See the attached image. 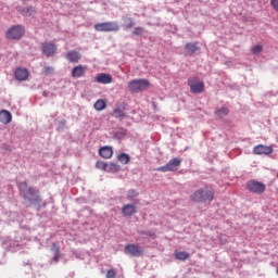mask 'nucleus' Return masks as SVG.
I'll return each mask as SVG.
<instances>
[{"mask_svg":"<svg viewBox=\"0 0 278 278\" xmlns=\"http://www.w3.org/2000/svg\"><path fill=\"white\" fill-rule=\"evenodd\" d=\"M190 201H193V203H212L214 201V189L212 187L200 188L190 195Z\"/></svg>","mask_w":278,"mask_h":278,"instance_id":"nucleus-1","label":"nucleus"},{"mask_svg":"<svg viewBox=\"0 0 278 278\" xmlns=\"http://www.w3.org/2000/svg\"><path fill=\"white\" fill-rule=\"evenodd\" d=\"M18 188L25 201H28L29 203H34L35 205L38 203H42V199L38 194L39 191L37 189H34V187H27L26 181L20 182Z\"/></svg>","mask_w":278,"mask_h":278,"instance_id":"nucleus-2","label":"nucleus"},{"mask_svg":"<svg viewBox=\"0 0 278 278\" xmlns=\"http://www.w3.org/2000/svg\"><path fill=\"white\" fill-rule=\"evenodd\" d=\"M151 83L148 79H134L128 83V90L132 92V94H138V92H143V90H148Z\"/></svg>","mask_w":278,"mask_h":278,"instance_id":"nucleus-3","label":"nucleus"},{"mask_svg":"<svg viewBox=\"0 0 278 278\" xmlns=\"http://www.w3.org/2000/svg\"><path fill=\"white\" fill-rule=\"evenodd\" d=\"M25 36V28L21 25L12 26L7 30V38L9 40H21Z\"/></svg>","mask_w":278,"mask_h":278,"instance_id":"nucleus-4","label":"nucleus"},{"mask_svg":"<svg viewBox=\"0 0 278 278\" xmlns=\"http://www.w3.org/2000/svg\"><path fill=\"white\" fill-rule=\"evenodd\" d=\"M247 190L252 194H264L266 192V185L262 181L250 180L247 182Z\"/></svg>","mask_w":278,"mask_h":278,"instance_id":"nucleus-5","label":"nucleus"},{"mask_svg":"<svg viewBox=\"0 0 278 278\" xmlns=\"http://www.w3.org/2000/svg\"><path fill=\"white\" fill-rule=\"evenodd\" d=\"M188 86L193 94H201L205 90V84L199 80V77H191L188 79Z\"/></svg>","mask_w":278,"mask_h":278,"instance_id":"nucleus-6","label":"nucleus"},{"mask_svg":"<svg viewBox=\"0 0 278 278\" xmlns=\"http://www.w3.org/2000/svg\"><path fill=\"white\" fill-rule=\"evenodd\" d=\"M94 29L97 31H105V33H110V31H118V29H121V26H118L117 22H103V23H98L94 26Z\"/></svg>","mask_w":278,"mask_h":278,"instance_id":"nucleus-7","label":"nucleus"},{"mask_svg":"<svg viewBox=\"0 0 278 278\" xmlns=\"http://www.w3.org/2000/svg\"><path fill=\"white\" fill-rule=\"evenodd\" d=\"M181 166L180 159H172L166 165L157 167L155 170L159 173H175Z\"/></svg>","mask_w":278,"mask_h":278,"instance_id":"nucleus-8","label":"nucleus"},{"mask_svg":"<svg viewBox=\"0 0 278 278\" xmlns=\"http://www.w3.org/2000/svg\"><path fill=\"white\" fill-rule=\"evenodd\" d=\"M41 51L47 58H53L58 53V46L53 42H43L41 43Z\"/></svg>","mask_w":278,"mask_h":278,"instance_id":"nucleus-9","label":"nucleus"},{"mask_svg":"<svg viewBox=\"0 0 278 278\" xmlns=\"http://www.w3.org/2000/svg\"><path fill=\"white\" fill-rule=\"evenodd\" d=\"M125 251L129 255H132V257H141L144 253V249H142V247L134 243L127 244L125 247Z\"/></svg>","mask_w":278,"mask_h":278,"instance_id":"nucleus-10","label":"nucleus"},{"mask_svg":"<svg viewBox=\"0 0 278 278\" xmlns=\"http://www.w3.org/2000/svg\"><path fill=\"white\" fill-rule=\"evenodd\" d=\"M253 151H254L255 155H270V153H273V147L258 144V146L254 147Z\"/></svg>","mask_w":278,"mask_h":278,"instance_id":"nucleus-11","label":"nucleus"},{"mask_svg":"<svg viewBox=\"0 0 278 278\" xmlns=\"http://www.w3.org/2000/svg\"><path fill=\"white\" fill-rule=\"evenodd\" d=\"M28 77L29 71H27V68L17 67L15 70V79H17V81H27Z\"/></svg>","mask_w":278,"mask_h":278,"instance_id":"nucleus-12","label":"nucleus"},{"mask_svg":"<svg viewBox=\"0 0 278 278\" xmlns=\"http://www.w3.org/2000/svg\"><path fill=\"white\" fill-rule=\"evenodd\" d=\"M96 81L97 84L108 85L112 84V81H114V78H112V75L110 74L101 73L96 76Z\"/></svg>","mask_w":278,"mask_h":278,"instance_id":"nucleus-13","label":"nucleus"},{"mask_svg":"<svg viewBox=\"0 0 278 278\" xmlns=\"http://www.w3.org/2000/svg\"><path fill=\"white\" fill-rule=\"evenodd\" d=\"M66 60H68L72 64H77L79 60H81V53L71 50L66 53Z\"/></svg>","mask_w":278,"mask_h":278,"instance_id":"nucleus-14","label":"nucleus"},{"mask_svg":"<svg viewBox=\"0 0 278 278\" xmlns=\"http://www.w3.org/2000/svg\"><path fill=\"white\" fill-rule=\"evenodd\" d=\"M87 67L84 65H77L72 70V77L74 79H78L79 77H84L86 75Z\"/></svg>","mask_w":278,"mask_h":278,"instance_id":"nucleus-15","label":"nucleus"},{"mask_svg":"<svg viewBox=\"0 0 278 278\" xmlns=\"http://www.w3.org/2000/svg\"><path fill=\"white\" fill-rule=\"evenodd\" d=\"M136 212H138V208L135 206V204H125L122 207L123 216H134Z\"/></svg>","mask_w":278,"mask_h":278,"instance_id":"nucleus-16","label":"nucleus"},{"mask_svg":"<svg viewBox=\"0 0 278 278\" xmlns=\"http://www.w3.org/2000/svg\"><path fill=\"white\" fill-rule=\"evenodd\" d=\"M99 155H101L104 160H110L112 155H114V150L112 149V147H102L99 150Z\"/></svg>","mask_w":278,"mask_h":278,"instance_id":"nucleus-17","label":"nucleus"},{"mask_svg":"<svg viewBox=\"0 0 278 278\" xmlns=\"http://www.w3.org/2000/svg\"><path fill=\"white\" fill-rule=\"evenodd\" d=\"M0 123H3V125H10V123H12V113L8 110H2L0 112Z\"/></svg>","mask_w":278,"mask_h":278,"instance_id":"nucleus-18","label":"nucleus"},{"mask_svg":"<svg viewBox=\"0 0 278 278\" xmlns=\"http://www.w3.org/2000/svg\"><path fill=\"white\" fill-rule=\"evenodd\" d=\"M185 51L188 55H194V53L199 51V46L197 45V42L186 43Z\"/></svg>","mask_w":278,"mask_h":278,"instance_id":"nucleus-19","label":"nucleus"},{"mask_svg":"<svg viewBox=\"0 0 278 278\" xmlns=\"http://www.w3.org/2000/svg\"><path fill=\"white\" fill-rule=\"evenodd\" d=\"M50 251L53 252V262L59 263L60 262V257H62V255L60 254V245H58V243H52Z\"/></svg>","mask_w":278,"mask_h":278,"instance_id":"nucleus-20","label":"nucleus"},{"mask_svg":"<svg viewBox=\"0 0 278 278\" xmlns=\"http://www.w3.org/2000/svg\"><path fill=\"white\" fill-rule=\"evenodd\" d=\"M94 110H97V112H103V110H105V108H108V102H105V100L103 99H99L94 105H93Z\"/></svg>","mask_w":278,"mask_h":278,"instance_id":"nucleus-21","label":"nucleus"},{"mask_svg":"<svg viewBox=\"0 0 278 278\" xmlns=\"http://www.w3.org/2000/svg\"><path fill=\"white\" fill-rule=\"evenodd\" d=\"M176 260H179L180 262H186V260L190 258V254L188 252H184V251H176L174 253Z\"/></svg>","mask_w":278,"mask_h":278,"instance_id":"nucleus-22","label":"nucleus"},{"mask_svg":"<svg viewBox=\"0 0 278 278\" xmlns=\"http://www.w3.org/2000/svg\"><path fill=\"white\" fill-rule=\"evenodd\" d=\"M228 114H229V109L225 106L216 109L215 111V116H217V118H225V116H227Z\"/></svg>","mask_w":278,"mask_h":278,"instance_id":"nucleus-23","label":"nucleus"},{"mask_svg":"<svg viewBox=\"0 0 278 278\" xmlns=\"http://www.w3.org/2000/svg\"><path fill=\"white\" fill-rule=\"evenodd\" d=\"M114 118H119V121H123V118L127 117V114H125V111H123L121 108H117L113 111Z\"/></svg>","mask_w":278,"mask_h":278,"instance_id":"nucleus-24","label":"nucleus"},{"mask_svg":"<svg viewBox=\"0 0 278 278\" xmlns=\"http://www.w3.org/2000/svg\"><path fill=\"white\" fill-rule=\"evenodd\" d=\"M135 25H136V22H134V18H131V17H126V18L124 20L123 28H124L125 30L131 29V27H134Z\"/></svg>","mask_w":278,"mask_h":278,"instance_id":"nucleus-25","label":"nucleus"},{"mask_svg":"<svg viewBox=\"0 0 278 278\" xmlns=\"http://www.w3.org/2000/svg\"><path fill=\"white\" fill-rule=\"evenodd\" d=\"M118 162H121V164H129V162H131V157L129 156V154H125V153H121L117 156Z\"/></svg>","mask_w":278,"mask_h":278,"instance_id":"nucleus-26","label":"nucleus"},{"mask_svg":"<svg viewBox=\"0 0 278 278\" xmlns=\"http://www.w3.org/2000/svg\"><path fill=\"white\" fill-rule=\"evenodd\" d=\"M121 166L116 163H109L106 167V173H118Z\"/></svg>","mask_w":278,"mask_h":278,"instance_id":"nucleus-27","label":"nucleus"},{"mask_svg":"<svg viewBox=\"0 0 278 278\" xmlns=\"http://www.w3.org/2000/svg\"><path fill=\"white\" fill-rule=\"evenodd\" d=\"M23 16H31V14H36V9L34 7H26L22 10Z\"/></svg>","mask_w":278,"mask_h":278,"instance_id":"nucleus-28","label":"nucleus"},{"mask_svg":"<svg viewBox=\"0 0 278 278\" xmlns=\"http://www.w3.org/2000/svg\"><path fill=\"white\" fill-rule=\"evenodd\" d=\"M96 168H99V170H108V163L98 161L96 163Z\"/></svg>","mask_w":278,"mask_h":278,"instance_id":"nucleus-29","label":"nucleus"},{"mask_svg":"<svg viewBox=\"0 0 278 278\" xmlns=\"http://www.w3.org/2000/svg\"><path fill=\"white\" fill-rule=\"evenodd\" d=\"M142 34H144V28L140 26L135 27V29L132 30V36H142Z\"/></svg>","mask_w":278,"mask_h":278,"instance_id":"nucleus-30","label":"nucleus"},{"mask_svg":"<svg viewBox=\"0 0 278 278\" xmlns=\"http://www.w3.org/2000/svg\"><path fill=\"white\" fill-rule=\"evenodd\" d=\"M262 49H263L262 45H256V46H254V47L252 48V53H253L254 55H257L258 53H262Z\"/></svg>","mask_w":278,"mask_h":278,"instance_id":"nucleus-31","label":"nucleus"},{"mask_svg":"<svg viewBox=\"0 0 278 278\" xmlns=\"http://www.w3.org/2000/svg\"><path fill=\"white\" fill-rule=\"evenodd\" d=\"M106 278H116V271L114 269H109L106 271Z\"/></svg>","mask_w":278,"mask_h":278,"instance_id":"nucleus-32","label":"nucleus"},{"mask_svg":"<svg viewBox=\"0 0 278 278\" xmlns=\"http://www.w3.org/2000/svg\"><path fill=\"white\" fill-rule=\"evenodd\" d=\"M270 5L275 12L278 14V0H270Z\"/></svg>","mask_w":278,"mask_h":278,"instance_id":"nucleus-33","label":"nucleus"},{"mask_svg":"<svg viewBox=\"0 0 278 278\" xmlns=\"http://www.w3.org/2000/svg\"><path fill=\"white\" fill-rule=\"evenodd\" d=\"M43 73H45L46 75H51V73H53V67H51V66H46V67L43 68Z\"/></svg>","mask_w":278,"mask_h":278,"instance_id":"nucleus-34","label":"nucleus"},{"mask_svg":"<svg viewBox=\"0 0 278 278\" xmlns=\"http://www.w3.org/2000/svg\"><path fill=\"white\" fill-rule=\"evenodd\" d=\"M131 194H134V191H129V197H131Z\"/></svg>","mask_w":278,"mask_h":278,"instance_id":"nucleus-35","label":"nucleus"}]
</instances>
